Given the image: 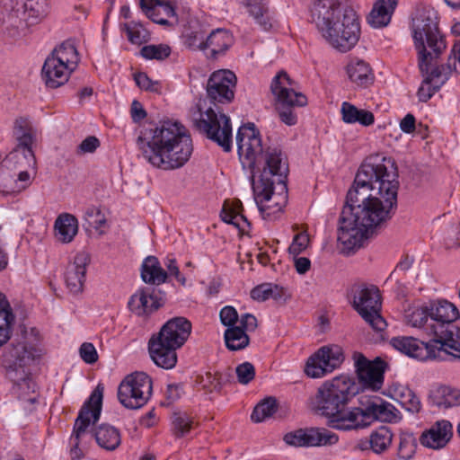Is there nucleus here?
<instances>
[{"instance_id":"1","label":"nucleus","mask_w":460,"mask_h":460,"mask_svg":"<svg viewBox=\"0 0 460 460\" xmlns=\"http://www.w3.org/2000/svg\"><path fill=\"white\" fill-rule=\"evenodd\" d=\"M365 162L349 190L341 217L338 241L345 251L362 246L374 230L392 217L397 206L399 188L394 161Z\"/></svg>"},{"instance_id":"2","label":"nucleus","mask_w":460,"mask_h":460,"mask_svg":"<svg viewBox=\"0 0 460 460\" xmlns=\"http://www.w3.org/2000/svg\"><path fill=\"white\" fill-rule=\"evenodd\" d=\"M239 159L251 171L255 203L264 219L281 212L288 200V164L278 147H264L253 123L242 125L236 133Z\"/></svg>"},{"instance_id":"3","label":"nucleus","mask_w":460,"mask_h":460,"mask_svg":"<svg viewBox=\"0 0 460 460\" xmlns=\"http://www.w3.org/2000/svg\"><path fill=\"white\" fill-rule=\"evenodd\" d=\"M136 145L144 158L162 170L183 167L194 150L189 129L175 119L155 121L152 117H132Z\"/></svg>"},{"instance_id":"4","label":"nucleus","mask_w":460,"mask_h":460,"mask_svg":"<svg viewBox=\"0 0 460 460\" xmlns=\"http://www.w3.org/2000/svg\"><path fill=\"white\" fill-rule=\"evenodd\" d=\"M311 17L325 41L336 50L345 53L358 43L360 25L351 7H312Z\"/></svg>"},{"instance_id":"5","label":"nucleus","mask_w":460,"mask_h":460,"mask_svg":"<svg viewBox=\"0 0 460 460\" xmlns=\"http://www.w3.org/2000/svg\"><path fill=\"white\" fill-rule=\"evenodd\" d=\"M13 135L19 141L18 148L4 158L0 155V193L4 195L19 193L31 184L30 173L18 170L20 160L27 155L33 157L32 144L36 141L38 130L26 117L15 119Z\"/></svg>"},{"instance_id":"6","label":"nucleus","mask_w":460,"mask_h":460,"mask_svg":"<svg viewBox=\"0 0 460 460\" xmlns=\"http://www.w3.org/2000/svg\"><path fill=\"white\" fill-rule=\"evenodd\" d=\"M411 31L419 69L428 70L430 64L438 61L447 48L438 29L437 12L430 7L417 9L412 17Z\"/></svg>"},{"instance_id":"7","label":"nucleus","mask_w":460,"mask_h":460,"mask_svg":"<svg viewBox=\"0 0 460 460\" xmlns=\"http://www.w3.org/2000/svg\"><path fill=\"white\" fill-rule=\"evenodd\" d=\"M103 390L102 385L96 386L75 419L69 438V453L73 460L84 458L92 445L94 433L89 430V427L91 424H95L100 419Z\"/></svg>"},{"instance_id":"8","label":"nucleus","mask_w":460,"mask_h":460,"mask_svg":"<svg viewBox=\"0 0 460 460\" xmlns=\"http://www.w3.org/2000/svg\"><path fill=\"white\" fill-rule=\"evenodd\" d=\"M358 394V386L349 376H340L324 382L317 390L312 404L327 420L346 406Z\"/></svg>"},{"instance_id":"9","label":"nucleus","mask_w":460,"mask_h":460,"mask_svg":"<svg viewBox=\"0 0 460 460\" xmlns=\"http://www.w3.org/2000/svg\"><path fill=\"white\" fill-rule=\"evenodd\" d=\"M235 85L236 76L230 70H218L212 73L207 85L208 99H199L197 102L199 115H225L217 102H232Z\"/></svg>"},{"instance_id":"10","label":"nucleus","mask_w":460,"mask_h":460,"mask_svg":"<svg viewBox=\"0 0 460 460\" xmlns=\"http://www.w3.org/2000/svg\"><path fill=\"white\" fill-rule=\"evenodd\" d=\"M460 74V40L455 42L447 64L438 65V61L430 64L428 70L421 72L424 80L418 90V97L427 102L448 80L451 71Z\"/></svg>"},{"instance_id":"11","label":"nucleus","mask_w":460,"mask_h":460,"mask_svg":"<svg viewBox=\"0 0 460 460\" xmlns=\"http://www.w3.org/2000/svg\"><path fill=\"white\" fill-rule=\"evenodd\" d=\"M152 379L144 372L127 376L118 388V399L127 409L137 410L143 407L152 394Z\"/></svg>"},{"instance_id":"12","label":"nucleus","mask_w":460,"mask_h":460,"mask_svg":"<svg viewBox=\"0 0 460 460\" xmlns=\"http://www.w3.org/2000/svg\"><path fill=\"white\" fill-rule=\"evenodd\" d=\"M353 307L373 330L383 332L387 323L380 314L381 301L379 290L372 286H358L352 289Z\"/></svg>"},{"instance_id":"13","label":"nucleus","mask_w":460,"mask_h":460,"mask_svg":"<svg viewBox=\"0 0 460 460\" xmlns=\"http://www.w3.org/2000/svg\"><path fill=\"white\" fill-rule=\"evenodd\" d=\"M194 129L217 144L224 152L233 149V127L230 117H194Z\"/></svg>"},{"instance_id":"14","label":"nucleus","mask_w":460,"mask_h":460,"mask_svg":"<svg viewBox=\"0 0 460 460\" xmlns=\"http://www.w3.org/2000/svg\"><path fill=\"white\" fill-rule=\"evenodd\" d=\"M343 360L344 353L341 346H323L308 358L305 372L312 378H320L338 368Z\"/></svg>"},{"instance_id":"15","label":"nucleus","mask_w":460,"mask_h":460,"mask_svg":"<svg viewBox=\"0 0 460 460\" xmlns=\"http://www.w3.org/2000/svg\"><path fill=\"white\" fill-rule=\"evenodd\" d=\"M291 85L292 81L284 71L278 73L272 79L270 91L274 95L276 108L282 110L279 115H291V108L307 103L306 96L289 88Z\"/></svg>"},{"instance_id":"16","label":"nucleus","mask_w":460,"mask_h":460,"mask_svg":"<svg viewBox=\"0 0 460 460\" xmlns=\"http://www.w3.org/2000/svg\"><path fill=\"white\" fill-rule=\"evenodd\" d=\"M358 403L365 428L375 421L391 423L401 420L400 411L392 403L379 396L361 395L358 398Z\"/></svg>"},{"instance_id":"17","label":"nucleus","mask_w":460,"mask_h":460,"mask_svg":"<svg viewBox=\"0 0 460 460\" xmlns=\"http://www.w3.org/2000/svg\"><path fill=\"white\" fill-rule=\"evenodd\" d=\"M284 440L295 447H325L335 445L339 441V437L326 429L312 428L288 433Z\"/></svg>"},{"instance_id":"18","label":"nucleus","mask_w":460,"mask_h":460,"mask_svg":"<svg viewBox=\"0 0 460 460\" xmlns=\"http://www.w3.org/2000/svg\"><path fill=\"white\" fill-rule=\"evenodd\" d=\"M352 358L359 380L373 389H379L384 382L387 363L380 358L370 361L360 352H355Z\"/></svg>"},{"instance_id":"19","label":"nucleus","mask_w":460,"mask_h":460,"mask_svg":"<svg viewBox=\"0 0 460 460\" xmlns=\"http://www.w3.org/2000/svg\"><path fill=\"white\" fill-rule=\"evenodd\" d=\"M459 317L457 308L447 300L429 301V332L437 337L439 333L448 335L446 329Z\"/></svg>"},{"instance_id":"20","label":"nucleus","mask_w":460,"mask_h":460,"mask_svg":"<svg viewBox=\"0 0 460 460\" xmlns=\"http://www.w3.org/2000/svg\"><path fill=\"white\" fill-rule=\"evenodd\" d=\"M390 343L395 349L420 360L437 358L438 357L436 348L439 341H435V339L424 342L413 337L399 336L394 337Z\"/></svg>"},{"instance_id":"21","label":"nucleus","mask_w":460,"mask_h":460,"mask_svg":"<svg viewBox=\"0 0 460 460\" xmlns=\"http://www.w3.org/2000/svg\"><path fill=\"white\" fill-rule=\"evenodd\" d=\"M190 332L191 323L190 321L184 317H174L167 321L158 334L152 338L179 349L187 341Z\"/></svg>"},{"instance_id":"22","label":"nucleus","mask_w":460,"mask_h":460,"mask_svg":"<svg viewBox=\"0 0 460 460\" xmlns=\"http://www.w3.org/2000/svg\"><path fill=\"white\" fill-rule=\"evenodd\" d=\"M257 328V319L251 314H243L240 317L239 325L227 328L224 338L226 346L229 350L236 351L245 349L250 343L247 332H252Z\"/></svg>"},{"instance_id":"23","label":"nucleus","mask_w":460,"mask_h":460,"mask_svg":"<svg viewBox=\"0 0 460 460\" xmlns=\"http://www.w3.org/2000/svg\"><path fill=\"white\" fill-rule=\"evenodd\" d=\"M90 256L85 252H79L74 257L65 272V283L69 293L77 296L84 290L87 266Z\"/></svg>"},{"instance_id":"24","label":"nucleus","mask_w":460,"mask_h":460,"mask_svg":"<svg viewBox=\"0 0 460 460\" xmlns=\"http://www.w3.org/2000/svg\"><path fill=\"white\" fill-rule=\"evenodd\" d=\"M453 426L446 420H438L429 429L422 432L420 443L428 448L439 450L451 440Z\"/></svg>"},{"instance_id":"25","label":"nucleus","mask_w":460,"mask_h":460,"mask_svg":"<svg viewBox=\"0 0 460 460\" xmlns=\"http://www.w3.org/2000/svg\"><path fill=\"white\" fill-rule=\"evenodd\" d=\"M327 425L332 429L343 431L365 429L359 405L350 408L342 406L327 420Z\"/></svg>"},{"instance_id":"26","label":"nucleus","mask_w":460,"mask_h":460,"mask_svg":"<svg viewBox=\"0 0 460 460\" xmlns=\"http://www.w3.org/2000/svg\"><path fill=\"white\" fill-rule=\"evenodd\" d=\"M234 38L232 34L225 29H217L212 31L206 37L204 54L207 58L216 59L232 46Z\"/></svg>"},{"instance_id":"27","label":"nucleus","mask_w":460,"mask_h":460,"mask_svg":"<svg viewBox=\"0 0 460 460\" xmlns=\"http://www.w3.org/2000/svg\"><path fill=\"white\" fill-rule=\"evenodd\" d=\"M71 71L52 56H49L42 67V78L47 86L57 88L67 82Z\"/></svg>"},{"instance_id":"28","label":"nucleus","mask_w":460,"mask_h":460,"mask_svg":"<svg viewBox=\"0 0 460 460\" xmlns=\"http://www.w3.org/2000/svg\"><path fill=\"white\" fill-rule=\"evenodd\" d=\"M149 354L155 364L164 369H171L177 363L176 348L151 338L148 342Z\"/></svg>"},{"instance_id":"29","label":"nucleus","mask_w":460,"mask_h":460,"mask_svg":"<svg viewBox=\"0 0 460 460\" xmlns=\"http://www.w3.org/2000/svg\"><path fill=\"white\" fill-rule=\"evenodd\" d=\"M162 304L150 288L139 289L131 296L128 307L137 315L149 314L157 310Z\"/></svg>"},{"instance_id":"30","label":"nucleus","mask_w":460,"mask_h":460,"mask_svg":"<svg viewBox=\"0 0 460 460\" xmlns=\"http://www.w3.org/2000/svg\"><path fill=\"white\" fill-rule=\"evenodd\" d=\"M429 402L438 408H450L460 405V391L458 389L443 385H434L431 386L428 395Z\"/></svg>"},{"instance_id":"31","label":"nucleus","mask_w":460,"mask_h":460,"mask_svg":"<svg viewBox=\"0 0 460 460\" xmlns=\"http://www.w3.org/2000/svg\"><path fill=\"white\" fill-rule=\"evenodd\" d=\"M242 4L255 23L263 31H270L273 26V19L266 0H240Z\"/></svg>"},{"instance_id":"32","label":"nucleus","mask_w":460,"mask_h":460,"mask_svg":"<svg viewBox=\"0 0 460 460\" xmlns=\"http://www.w3.org/2000/svg\"><path fill=\"white\" fill-rule=\"evenodd\" d=\"M349 80L358 86L367 87L374 82V74L369 64L362 59H351L346 67Z\"/></svg>"},{"instance_id":"33","label":"nucleus","mask_w":460,"mask_h":460,"mask_svg":"<svg viewBox=\"0 0 460 460\" xmlns=\"http://www.w3.org/2000/svg\"><path fill=\"white\" fill-rule=\"evenodd\" d=\"M54 232L58 242L62 243H71L78 233L77 218L68 213L60 214L55 220Z\"/></svg>"},{"instance_id":"34","label":"nucleus","mask_w":460,"mask_h":460,"mask_svg":"<svg viewBox=\"0 0 460 460\" xmlns=\"http://www.w3.org/2000/svg\"><path fill=\"white\" fill-rule=\"evenodd\" d=\"M398 0H377L367 18L368 23L374 28L386 26L397 5Z\"/></svg>"},{"instance_id":"35","label":"nucleus","mask_w":460,"mask_h":460,"mask_svg":"<svg viewBox=\"0 0 460 460\" xmlns=\"http://www.w3.org/2000/svg\"><path fill=\"white\" fill-rule=\"evenodd\" d=\"M141 279L146 284L161 285L166 282L168 275L156 257L147 256L141 266Z\"/></svg>"},{"instance_id":"36","label":"nucleus","mask_w":460,"mask_h":460,"mask_svg":"<svg viewBox=\"0 0 460 460\" xmlns=\"http://www.w3.org/2000/svg\"><path fill=\"white\" fill-rule=\"evenodd\" d=\"M404 322L414 328L426 327L429 332V302L410 305L404 311Z\"/></svg>"},{"instance_id":"37","label":"nucleus","mask_w":460,"mask_h":460,"mask_svg":"<svg viewBox=\"0 0 460 460\" xmlns=\"http://www.w3.org/2000/svg\"><path fill=\"white\" fill-rule=\"evenodd\" d=\"M94 438L98 446L107 451H114L121 443L119 429L108 424H102L95 429Z\"/></svg>"},{"instance_id":"38","label":"nucleus","mask_w":460,"mask_h":460,"mask_svg":"<svg viewBox=\"0 0 460 460\" xmlns=\"http://www.w3.org/2000/svg\"><path fill=\"white\" fill-rule=\"evenodd\" d=\"M35 358L34 350L31 347H27L23 343L13 346L5 355V360L9 367H23L30 365Z\"/></svg>"},{"instance_id":"39","label":"nucleus","mask_w":460,"mask_h":460,"mask_svg":"<svg viewBox=\"0 0 460 460\" xmlns=\"http://www.w3.org/2000/svg\"><path fill=\"white\" fill-rule=\"evenodd\" d=\"M15 316L5 296L0 292V346L11 338Z\"/></svg>"},{"instance_id":"40","label":"nucleus","mask_w":460,"mask_h":460,"mask_svg":"<svg viewBox=\"0 0 460 460\" xmlns=\"http://www.w3.org/2000/svg\"><path fill=\"white\" fill-rule=\"evenodd\" d=\"M288 296L287 290L272 283H262L253 288L251 291V297L256 301H266L270 298L275 301H285Z\"/></svg>"},{"instance_id":"41","label":"nucleus","mask_w":460,"mask_h":460,"mask_svg":"<svg viewBox=\"0 0 460 460\" xmlns=\"http://www.w3.org/2000/svg\"><path fill=\"white\" fill-rule=\"evenodd\" d=\"M54 58L65 65L71 71L75 70L79 62V56L74 43L65 41L56 48L50 54Z\"/></svg>"},{"instance_id":"42","label":"nucleus","mask_w":460,"mask_h":460,"mask_svg":"<svg viewBox=\"0 0 460 460\" xmlns=\"http://www.w3.org/2000/svg\"><path fill=\"white\" fill-rule=\"evenodd\" d=\"M194 426L193 418L185 411H176L171 416V431L176 438L189 435Z\"/></svg>"},{"instance_id":"43","label":"nucleus","mask_w":460,"mask_h":460,"mask_svg":"<svg viewBox=\"0 0 460 460\" xmlns=\"http://www.w3.org/2000/svg\"><path fill=\"white\" fill-rule=\"evenodd\" d=\"M394 393L396 400L408 411L419 412L420 411V401L411 389L404 385H398L394 389Z\"/></svg>"},{"instance_id":"44","label":"nucleus","mask_w":460,"mask_h":460,"mask_svg":"<svg viewBox=\"0 0 460 460\" xmlns=\"http://www.w3.org/2000/svg\"><path fill=\"white\" fill-rule=\"evenodd\" d=\"M242 209L243 206L240 200L234 201L231 205L225 202L220 217L224 222L241 228L242 222L248 224L246 217L241 213Z\"/></svg>"},{"instance_id":"45","label":"nucleus","mask_w":460,"mask_h":460,"mask_svg":"<svg viewBox=\"0 0 460 460\" xmlns=\"http://www.w3.org/2000/svg\"><path fill=\"white\" fill-rule=\"evenodd\" d=\"M393 433L387 427H380L369 438L370 448L376 454L383 453L391 445Z\"/></svg>"},{"instance_id":"46","label":"nucleus","mask_w":460,"mask_h":460,"mask_svg":"<svg viewBox=\"0 0 460 460\" xmlns=\"http://www.w3.org/2000/svg\"><path fill=\"white\" fill-rule=\"evenodd\" d=\"M417 449V439L412 433L402 432L399 438L398 456L401 459L411 460Z\"/></svg>"},{"instance_id":"47","label":"nucleus","mask_w":460,"mask_h":460,"mask_svg":"<svg viewBox=\"0 0 460 460\" xmlns=\"http://www.w3.org/2000/svg\"><path fill=\"white\" fill-rule=\"evenodd\" d=\"M277 411V402L274 398H267L258 403L251 415L253 422L264 421L267 418L271 417Z\"/></svg>"},{"instance_id":"48","label":"nucleus","mask_w":460,"mask_h":460,"mask_svg":"<svg viewBox=\"0 0 460 460\" xmlns=\"http://www.w3.org/2000/svg\"><path fill=\"white\" fill-rule=\"evenodd\" d=\"M172 49L166 44H150L140 49V55L146 59L164 60L171 55Z\"/></svg>"},{"instance_id":"49","label":"nucleus","mask_w":460,"mask_h":460,"mask_svg":"<svg viewBox=\"0 0 460 460\" xmlns=\"http://www.w3.org/2000/svg\"><path fill=\"white\" fill-rule=\"evenodd\" d=\"M161 0H140V6L146 15L151 19L154 22L166 25L168 21L163 17H155V12L158 10V5Z\"/></svg>"},{"instance_id":"50","label":"nucleus","mask_w":460,"mask_h":460,"mask_svg":"<svg viewBox=\"0 0 460 460\" xmlns=\"http://www.w3.org/2000/svg\"><path fill=\"white\" fill-rule=\"evenodd\" d=\"M237 380L242 385H248L255 377V368L250 362L239 364L235 368Z\"/></svg>"},{"instance_id":"51","label":"nucleus","mask_w":460,"mask_h":460,"mask_svg":"<svg viewBox=\"0 0 460 460\" xmlns=\"http://www.w3.org/2000/svg\"><path fill=\"white\" fill-rule=\"evenodd\" d=\"M223 383L222 376L218 374L206 373L200 377V385L209 392H219Z\"/></svg>"},{"instance_id":"52","label":"nucleus","mask_w":460,"mask_h":460,"mask_svg":"<svg viewBox=\"0 0 460 460\" xmlns=\"http://www.w3.org/2000/svg\"><path fill=\"white\" fill-rule=\"evenodd\" d=\"M219 317L222 324L227 328L236 327V323L240 321L237 311L230 305H226L220 310Z\"/></svg>"},{"instance_id":"53","label":"nucleus","mask_w":460,"mask_h":460,"mask_svg":"<svg viewBox=\"0 0 460 460\" xmlns=\"http://www.w3.org/2000/svg\"><path fill=\"white\" fill-rule=\"evenodd\" d=\"M206 37L199 31H191L184 36V45L192 50L204 52Z\"/></svg>"},{"instance_id":"54","label":"nucleus","mask_w":460,"mask_h":460,"mask_svg":"<svg viewBox=\"0 0 460 460\" xmlns=\"http://www.w3.org/2000/svg\"><path fill=\"white\" fill-rule=\"evenodd\" d=\"M435 341H439L436 348L438 353L437 358H443L441 356L442 352L448 354V352H456V349H460V341H456V339H440L436 337Z\"/></svg>"},{"instance_id":"55","label":"nucleus","mask_w":460,"mask_h":460,"mask_svg":"<svg viewBox=\"0 0 460 460\" xmlns=\"http://www.w3.org/2000/svg\"><path fill=\"white\" fill-rule=\"evenodd\" d=\"M134 79L137 85L143 90L153 93H160L161 91L160 84L153 82L145 73L136 74Z\"/></svg>"},{"instance_id":"56","label":"nucleus","mask_w":460,"mask_h":460,"mask_svg":"<svg viewBox=\"0 0 460 460\" xmlns=\"http://www.w3.org/2000/svg\"><path fill=\"white\" fill-rule=\"evenodd\" d=\"M386 111H382L379 109V106H376L375 110L369 109H358L356 106L352 105L348 102H343L341 108V115H374L375 112H385Z\"/></svg>"},{"instance_id":"57","label":"nucleus","mask_w":460,"mask_h":460,"mask_svg":"<svg viewBox=\"0 0 460 460\" xmlns=\"http://www.w3.org/2000/svg\"><path fill=\"white\" fill-rule=\"evenodd\" d=\"M128 39L134 44L142 43L145 39V30L138 23L125 24Z\"/></svg>"},{"instance_id":"58","label":"nucleus","mask_w":460,"mask_h":460,"mask_svg":"<svg viewBox=\"0 0 460 460\" xmlns=\"http://www.w3.org/2000/svg\"><path fill=\"white\" fill-rule=\"evenodd\" d=\"M164 266L167 269V275L174 277V279L181 283L182 286L186 284V278L182 273H181L179 267L177 265L176 260L172 257H166L164 261Z\"/></svg>"},{"instance_id":"59","label":"nucleus","mask_w":460,"mask_h":460,"mask_svg":"<svg viewBox=\"0 0 460 460\" xmlns=\"http://www.w3.org/2000/svg\"><path fill=\"white\" fill-rule=\"evenodd\" d=\"M80 357L87 364H93L98 360L95 347L90 342H84L79 349Z\"/></svg>"},{"instance_id":"60","label":"nucleus","mask_w":460,"mask_h":460,"mask_svg":"<svg viewBox=\"0 0 460 460\" xmlns=\"http://www.w3.org/2000/svg\"><path fill=\"white\" fill-rule=\"evenodd\" d=\"M308 243L309 237L306 234L299 233L296 234L291 245L288 248L289 252L294 255L299 254L307 247Z\"/></svg>"},{"instance_id":"61","label":"nucleus","mask_w":460,"mask_h":460,"mask_svg":"<svg viewBox=\"0 0 460 460\" xmlns=\"http://www.w3.org/2000/svg\"><path fill=\"white\" fill-rule=\"evenodd\" d=\"M86 216L88 217L89 225L96 230L101 229L106 223V219L99 208H90L86 212Z\"/></svg>"},{"instance_id":"62","label":"nucleus","mask_w":460,"mask_h":460,"mask_svg":"<svg viewBox=\"0 0 460 460\" xmlns=\"http://www.w3.org/2000/svg\"><path fill=\"white\" fill-rule=\"evenodd\" d=\"M182 385L180 384H170L164 392L165 404L170 405L178 401L182 395Z\"/></svg>"},{"instance_id":"63","label":"nucleus","mask_w":460,"mask_h":460,"mask_svg":"<svg viewBox=\"0 0 460 460\" xmlns=\"http://www.w3.org/2000/svg\"><path fill=\"white\" fill-rule=\"evenodd\" d=\"M100 146L99 139L94 136L84 138L77 146V154L93 153Z\"/></svg>"},{"instance_id":"64","label":"nucleus","mask_w":460,"mask_h":460,"mask_svg":"<svg viewBox=\"0 0 460 460\" xmlns=\"http://www.w3.org/2000/svg\"><path fill=\"white\" fill-rule=\"evenodd\" d=\"M344 123H359L361 126L367 127L374 123L375 117H341Z\"/></svg>"}]
</instances>
